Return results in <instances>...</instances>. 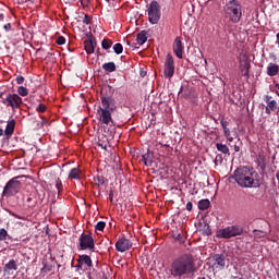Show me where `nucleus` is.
<instances>
[{
	"label": "nucleus",
	"mask_w": 279,
	"mask_h": 279,
	"mask_svg": "<svg viewBox=\"0 0 279 279\" xmlns=\"http://www.w3.org/2000/svg\"><path fill=\"white\" fill-rule=\"evenodd\" d=\"M31 206H35V204L31 205Z\"/></svg>",
	"instance_id": "nucleus-59"
},
{
	"label": "nucleus",
	"mask_w": 279,
	"mask_h": 279,
	"mask_svg": "<svg viewBox=\"0 0 279 279\" xmlns=\"http://www.w3.org/2000/svg\"><path fill=\"white\" fill-rule=\"evenodd\" d=\"M220 124H221L222 130H225V128H228L229 122L227 120H221Z\"/></svg>",
	"instance_id": "nucleus-46"
},
{
	"label": "nucleus",
	"mask_w": 279,
	"mask_h": 279,
	"mask_svg": "<svg viewBox=\"0 0 279 279\" xmlns=\"http://www.w3.org/2000/svg\"><path fill=\"white\" fill-rule=\"evenodd\" d=\"M96 232H104L106 230V222L104 221H98L97 225L95 226Z\"/></svg>",
	"instance_id": "nucleus-32"
},
{
	"label": "nucleus",
	"mask_w": 279,
	"mask_h": 279,
	"mask_svg": "<svg viewBox=\"0 0 279 279\" xmlns=\"http://www.w3.org/2000/svg\"><path fill=\"white\" fill-rule=\"evenodd\" d=\"M137 45H144L147 43V31H142L136 35Z\"/></svg>",
	"instance_id": "nucleus-21"
},
{
	"label": "nucleus",
	"mask_w": 279,
	"mask_h": 279,
	"mask_svg": "<svg viewBox=\"0 0 279 279\" xmlns=\"http://www.w3.org/2000/svg\"><path fill=\"white\" fill-rule=\"evenodd\" d=\"M94 182L96 186H104L105 184H108V179H106L104 175H97L94 177Z\"/></svg>",
	"instance_id": "nucleus-24"
},
{
	"label": "nucleus",
	"mask_w": 279,
	"mask_h": 279,
	"mask_svg": "<svg viewBox=\"0 0 279 279\" xmlns=\"http://www.w3.org/2000/svg\"><path fill=\"white\" fill-rule=\"evenodd\" d=\"M275 86H276V88H278V90H276V95H278V97H279V84L277 83Z\"/></svg>",
	"instance_id": "nucleus-52"
},
{
	"label": "nucleus",
	"mask_w": 279,
	"mask_h": 279,
	"mask_svg": "<svg viewBox=\"0 0 279 279\" xmlns=\"http://www.w3.org/2000/svg\"><path fill=\"white\" fill-rule=\"evenodd\" d=\"M109 199H110L111 204H112V202H114V191L113 190L109 191Z\"/></svg>",
	"instance_id": "nucleus-45"
},
{
	"label": "nucleus",
	"mask_w": 279,
	"mask_h": 279,
	"mask_svg": "<svg viewBox=\"0 0 279 279\" xmlns=\"http://www.w3.org/2000/svg\"><path fill=\"white\" fill-rule=\"evenodd\" d=\"M216 149H218L220 154H223L225 156H230V148L226 144L216 143Z\"/></svg>",
	"instance_id": "nucleus-22"
},
{
	"label": "nucleus",
	"mask_w": 279,
	"mask_h": 279,
	"mask_svg": "<svg viewBox=\"0 0 279 279\" xmlns=\"http://www.w3.org/2000/svg\"><path fill=\"white\" fill-rule=\"evenodd\" d=\"M43 268H41V271H51V269H53V266L51 265H48L47 263H43Z\"/></svg>",
	"instance_id": "nucleus-39"
},
{
	"label": "nucleus",
	"mask_w": 279,
	"mask_h": 279,
	"mask_svg": "<svg viewBox=\"0 0 279 279\" xmlns=\"http://www.w3.org/2000/svg\"><path fill=\"white\" fill-rule=\"evenodd\" d=\"M198 279H206V277H203V278H198Z\"/></svg>",
	"instance_id": "nucleus-58"
},
{
	"label": "nucleus",
	"mask_w": 279,
	"mask_h": 279,
	"mask_svg": "<svg viewBox=\"0 0 279 279\" xmlns=\"http://www.w3.org/2000/svg\"><path fill=\"white\" fill-rule=\"evenodd\" d=\"M100 106L97 109V116L100 123L110 125L112 123V112L117 110V102L112 98V87L105 86L100 90Z\"/></svg>",
	"instance_id": "nucleus-1"
},
{
	"label": "nucleus",
	"mask_w": 279,
	"mask_h": 279,
	"mask_svg": "<svg viewBox=\"0 0 279 279\" xmlns=\"http://www.w3.org/2000/svg\"><path fill=\"white\" fill-rule=\"evenodd\" d=\"M234 151H235V153L241 151V147H240L239 145H234Z\"/></svg>",
	"instance_id": "nucleus-50"
},
{
	"label": "nucleus",
	"mask_w": 279,
	"mask_h": 279,
	"mask_svg": "<svg viewBox=\"0 0 279 279\" xmlns=\"http://www.w3.org/2000/svg\"><path fill=\"white\" fill-rule=\"evenodd\" d=\"M32 202H33V198L28 196V197L26 198V203H27V204H32Z\"/></svg>",
	"instance_id": "nucleus-51"
},
{
	"label": "nucleus",
	"mask_w": 279,
	"mask_h": 279,
	"mask_svg": "<svg viewBox=\"0 0 279 279\" xmlns=\"http://www.w3.org/2000/svg\"><path fill=\"white\" fill-rule=\"evenodd\" d=\"M69 180H82V170L80 168H72L68 174Z\"/></svg>",
	"instance_id": "nucleus-17"
},
{
	"label": "nucleus",
	"mask_w": 279,
	"mask_h": 279,
	"mask_svg": "<svg viewBox=\"0 0 279 279\" xmlns=\"http://www.w3.org/2000/svg\"><path fill=\"white\" fill-rule=\"evenodd\" d=\"M254 239L255 241H258V239H265L267 236V232L260 231V230H253Z\"/></svg>",
	"instance_id": "nucleus-27"
},
{
	"label": "nucleus",
	"mask_w": 279,
	"mask_h": 279,
	"mask_svg": "<svg viewBox=\"0 0 279 279\" xmlns=\"http://www.w3.org/2000/svg\"><path fill=\"white\" fill-rule=\"evenodd\" d=\"M251 66H252V64L250 63L247 56H243V58L240 59V65H239V70L243 77H250V68Z\"/></svg>",
	"instance_id": "nucleus-13"
},
{
	"label": "nucleus",
	"mask_w": 279,
	"mask_h": 279,
	"mask_svg": "<svg viewBox=\"0 0 279 279\" xmlns=\"http://www.w3.org/2000/svg\"><path fill=\"white\" fill-rule=\"evenodd\" d=\"M195 260L193 255L183 254L175 258L170 266V274L172 278H182V276H189L195 274Z\"/></svg>",
	"instance_id": "nucleus-3"
},
{
	"label": "nucleus",
	"mask_w": 279,
	"mask_h": 279,
	"mask_svg": "<svg viewBox=\"0 0 279 279\" xmlns=\"http://www.w3.org/2000/svg\"><path fill=\"white\" fill-rule=\"evenodd\" d=\"M78 243L80 250H95V239L90 234L82 233Z\"/></svg>",
	"instance_id": "nucleus-10"
},
{
	"label": "nucleus",
	"mask_w": 279,
	"mask_h": 279,
	"mask_svg": "<svg viewBox=\"0 0 279 279\" xmlns=\"http://www.w3.org/2000/svg\"><path fill=\"white\" fill-rule=\"evenodd\" d=\"M84 47L86 53H95V48L97 47V40L95 39V37H89L88 39H86L84 41Z\"/></svg>",
	"instance_id": "nucleus-16"
},
{
	"label": "nucleus",
	"mask_w": 279,
	"mask_h": 279,
	"mask_svg": "<svg viewBox=\"0 0 279 279\" xmlns=\"http://www.w3.org/2000/svg\"><path fill=\"white\" fill-rule=\"evenodd\" d=\"M93 21V17H90V15L85 14L84 19H83V23L85 25H90V22Z\"/></svg>",
	"instance_id": "nucleus-38"
},
{
	"label": "nucleus",
	"mask_w": 279,
	"mask_h": 279,
	"mask_svg": "<svg viewBox=\"0 0 279 279\" xmlns=\"http://www.w3.org/2000/svg\"><path fill=\"white\" fill-rule=\"evenodd\" d=\"M198 208L201 210H208V208H210V201L209 199H201L198 202Z\"/></svg>",
	"instance_id": "nucleus-26"
},
{
	"label": "nucleus",
	"mask_w": 279,
	"mask_h": 279,
	"mask_svg": "<svg viewBox=\"0 0 279 279\" xmlns=\"http://www.w3.org/2000/svg\"><path fill=\"white\" fill-rule=\"evenodd\" d=\"M243 10L241 0H228L223 5L225 19L233 25H239L243 21Z\"/></svg>",
	"instance_id": "nucleus-4"
},
{
	"label": "nucleus",
	"mask_w": 279,
	"mask_h": 279,
	"mask_svg": "<svg viewBox=\"0 0 279 279\" xmlns=\"http://www.w3.org/2000/svg\"><path fill=\"white\" fill-rule=\"evenodd\" d=\"M80 2L83 8H88V5H90V0H80Z\"/></svg>",
	"instance_id": "nucleus-43"
},
{
	"label": "nucleus",
	"mask_w": 279,
	"mask_h": 279,
	"mask_svg": "<svg viewBox=\"0 0 279 279\" xmlns=\"http://www.w3.org/2000/svg\"><path fill=\"white\" fill-rule=\"evenodd\" d=\"M266 73L269 75V77H276V75L279 73V65L276 63H269L266 69Z\"/></svg>",
	"instance_id": "nucleus-18"
},
{
	"label": "nucleus",
	"mask_w": 279,
	"mask_h": 279,
	"mask_svg": "<svg viewBox=\"0 0 279 279\" xmlns=\"http://www.w3.org/2000/svg\"><path fill=\"white\" fill-rule=\"evenodd\" d=\"M186 210H189V213H191V210H193V203L192 202L186 203Z\"/></svg>",
	"instance_id": "nucleus-47"
},
{
	"label": "nucleus",
	"mask_w": 279,
	"mask_h": 279,
	"mask_svg": "<svg viewBox=\"0 0 279 279\" xmlns=\"http://www.w3.org/2000/svg\"><path fill=\"white\" fill-rule=\"evenodd\" d=\"M9 213V215H11V217H15V219H21L22 221H25L26 218L23 216H19L17 214L13 213L12 210L8 209L7 210Z\"/></svg>",
	"instance_id": "nucleus-36"
},
{
	"label": "nucleus",
	"mask_w": 279,
	"mask_h": 279,
	"mask_svg": "<svg viewBox=\"0 0 279 279\" xmlns=\"http://www.w3.org/2000/svg\"><path fill=\"white\" fill-rule=\"evenodd\" d=\"M177 241H179V243H184V240L182 239V235H180V234L177 236Z\"/></svg>",
	"instance_id": "nucleus-49"
},
{
	"label": "nucleus",
	"mask_w": 279,
	"mask_h": 279,
	"mask_svg": "<svg viewBox=\"0 0 279 279\" xmlns=\"http://www.w3.org/2000/svg\"><path fill=\"white\" fill-rule=\"evenodd\" d=\"M19 269V265H16V260L10 259L8 264L4 265V274H10V271H16Z\"/></svg>",
	"instance_id": "nucleus-19"
},
{
	"label": "nucleus",
	"mask_w": 279,
	"mask_h": 279,
	"mask_svg": "<svg viewBox=\"0 0 279 279\" xmlns=\"http://www.w3.org/2000/svg\"><path fill=\"white\" fill-rule=\"evenodd\" d=\"M3 29H4L5 32H12V24H11V23L5 24V25L3 26Z\"/></svg>",
	"instance_id": "nucleus-44"
},
{
	"label": "nucleus",
	"mask_w": 279,
	"mask_h": 279,
	"mask_svg": "<svg viewBox=\"0 0 279 279\" xmlns=\"http://www.w3.org/2000/svg\"><path fill=\"white\" fill-rule=\"evenodd\" d=\"M15 82L16 84H23L25 82V77L23 75H17Z\"/></svg>",
	"instance_id": "nucleus-41"
},
{
	"label": "nucleus",
	"mask_w": 279,
	"mask_h": 279,
	"mask_svg": "<svg viewBox=\"0 0 279 279\" xmlns=\"http://www.w3.org/2000/svg\"><path fill=\"white\" fill-rule=\"evenodd\" d=\"M21 177H14L7 182L2 191V197H14L21 193L23 183L19 181Z\"/></svg>",
	"instance_id": "nucleus-5"
},
{
	"label": "nucleus",
	"mask_w": 279,
	"mask_h": 279,
	"mask_svg": "<svg viewBox=\"0 0 279 279\" xmlns=\"http://www.w3.org/2000/svg\"><path fill=\"white\" fill-rule=\"evenodd\" d=\"M173 53L182 60L184 58V44H182V37H177L173 41Z\"/></svg>",
	"instance_id": "nucleus-11"
},
{
	"label": "nucleus",
	"mask_w": 279,
	"mask_h": 279,
	"mask_svg": "<svg viewBox=\"0 0 279 279\" xmlns=\"http://www.w3.org/2000/svg\"><path fill=\"white\" fill-rule=\"evenodd\" d=\"M97 145H98V147H101V149H105V151L108 150V144H106V143L99 141V142L97 143Z\"/></svg>",
	"instance_id": "nucleus-42"
},
{
	"label": "nucleus",
	"mask_w": 279,
	"mask_h": 279,
	"mask_svg": "<svg viewBox=\"0 0 279 279\" xmlns=\"http://www.w3.org/2000/svg\"><path fill=\"white\" fill-rule=\"evenodd\" d=\"M231 178L236 182L241 189H259L263 181H260V174L254 170V168L240 166L233 171Z\"/></svg>",
	"instance_id": "nucleus-2"
},
{
	"label": "nucleus",
	"mask_w": 279,
	"mask_h": 279,
	"mask_svg": "<svg viewBox=\"0 0 279 279\" xmlns=\"http://www.w3.org/2000/svg\"><path fill=\"white\" fill-rule=\"evenodd\" d=\"M14 128H16V121L10 120L7 123V126H5V130H4L5 136H12V134H14Z\"/></svg>",
	"instance_id": "nucleus-20"
},
{
	"label": "nucleus",
	"mask_w": 279,
	"mask_h": 279,
	"mask_svg": "<svg viewBox=\"0 0 279 279\" xmlns=\"http://www.w3.org/2000/svg\"><path fill=\"white\" fill-rule=\"evenodd\" d=\"M101 47L107 51V49H110L112 47V39H104L101 41Z\"/></svg>",
	"instance_id": "nucleus-30"
},
{
	"label": "nucleus",
	"mask_w": 279,
	"mask_h": 279,
	"mask_svg": "<svg viewBox=\"0 0 279 279\" xmlns=\"http://www.w3.org/2000/svg\"><path fill=\"white\" fill-rule=\"evenodd\" d=\"M3 134V129H0V136Z\"/></svg>",
	"instance_id": "nucleus-54"
},
{
	"label": "nucleus",
	"mask_w": 279,
	"mask_h": 279,
	"mask_svg": "<svg viewBox=\"0 0 279 279\" xmlns=\"http://www.w3.org/2000/svg\"><path fill=\"white\" fill-rule=\"evenodd\" d=\"M130 247H132V242L125 238H119L118 241L116 242V250L117 252H128V250H130Z\"/></svg>",
	"instance_id": "nucleus-12"
},
{
	"label": "nucleus",
	"mask_w": 279,
	"mask_h": 279,
	"mask_svg": "<svg viewBox=\"0 0 279 279\" xmlns=\"http://www.w3.org/2000/svg\"><path fill=\"white\" fill-rule=\"evenodd\" d=\"M8 239V231L5 229H0V241H5Z\"/></svg>",
	"instance_id": "nucleus-37"
},
{
	"label": "nucleus",
	"mask_w": 279,
	"mask_h": 279,
	"mask_svg": "<svg viewBox=\"0 0 279 279\" xmlns=\"http://www.w3.org/2000/svg\"><path fill=\"white\" fill-rule=\"evenodd\" d=\"M17 94L21 95V97H27V95H29V92L26 89L25 86H20L17 88Z\"/></svg>",
	"instance_id": "nucleus-31"
},
{
	"label": "nucleus",
	"mask_w": 279,
	"mask_h": 279,
	"mask_svg": "<svg viewBox=\"0 0 279 279\" xmlns=\"http://www.w3.org/2000/svg\"><path fill=\"white\" fill-rule=\"evenodd\" d=\"M148 12V21L151 25H158V21H160L161 12H160V3L158 1L153 0L147 10Z\"/></svg>",
	"instance_id": "nucleus-8"
},
{
	"label": "nucleus",
	"mask_w": 279,
	"mask_h": 279,
	"mask_svg": "<svg viewBox=\"0 0 279 279\" xmlns=\"http://www.w3.org/2000/svg\"><path fill=\"white\" fill-rule=\"evenodd\" d=\"M213 269L216 271H221V269H223L226 267V256L221 255V254H216L213 257Z\"/></svg>",
	"instance_id": "nucleus-15"
},
{
	"label": "nucleus",
	"mask_w": 279,
	"mask_h": 279,
	"mask_svg": "<svg viewBox=\"0 0 279 279\" xmlns=\"http://www.w3.org/2000/svg\"><path fill=\"white\" fill-rule=\"evenodd\" d=\"M107 1V3H110V1H114V0H106Z\"/></svg>",
	"instance_id": "nucleus-56"
},
{
	"label": "nucleus",
	"mask_w": 279,
	"mask_h": 279,
	"mask_svg": "<svg viewBox=\"0 0 279 279\" xmlns=\"http://www.w3.org/2000/svg\"><path fill=\"white\" fill-rule=\"evenodd\" d=\"M219 158H220V160H221V156H217V157H216V160H219Z\"/></svg>",
	"instance_id": "nucleus-55"
},
{
	"label": "nucleus",
	"mask_w": 279,
	"mask_h": 279,
	"mask_svg": "<svg viewBox=\"0 0 279 279\" xmlns=\"http://www.w3.org/2000/svg\"><path fill=\"white\" fill-rule=\"evenodd\" d=\"M241 234H243V227L241 226L226 227L218 231L219 239H232L234 236H241Z\"/></svg>",
	"instance_id": "nucleus-7"
},
{
	"label": "nucleus",
	"mask_w": 279,
	"mask_h": 279,
	"mask_svg": "<svg viewBox=\"0 0 279 279\" xmlns=\"http://www.w3.org/2000/svg\"><path fill=\"white\" fill-rule=\"evenodd\" d=\"M175 74V62L173 61V56L171 53H168L166 56V61L163 65V75L165 77H168L171 80L173 75Z\"/></svg>",
	"instance_id": "nucleus-9"
},
{
	"label": "nucleus",
	"mask_w": 279,
	"mask_h": 279,
	"mask_svg": "<svg viewBox=\"0 0 279 279\" xmlns=\"http://www.w3.org/2000/svg\"><path fill=\"white\" fill-rule=\"evenodd\" d=\"M102 69L107 73H114V71H117V64H114V62H107L102 64Z\"/></svg>",
	"instance_id": "nucleus-23"
},
{
	"label": "nucleus",
	"mask_w": 279,
	"mask_h": 279,
	"mask_svg": "<svg viewBox=\"0 0 279 279\" xmlns=\"http://www.w3.org/2000/svg\"><path fill=\"white\" fill-rule=\"evenodd\" d=\"M56 43L57 45H65L66 38H64V36H59Z\"/></svg>",
	"instance_id": "nucleus-40"
},
{
	"label": "nucleus",
	"mask_w": 279,
	"mask_h": 279,
	"mask_svg": "<svg viewBox=\"0 0 279 279\" xmlns=\"http://www.w3.org/2000/svg\"><path fill=\"white\" fill-rule=\"evenodd\" d=\"M142 162H144L146 167H149V165H151V160L149 159V153H146L142 156Z\"/></svg>",
	"instance_id": "nucleus-33"
},
{
	"label": "nucleus",
	"mask_w": 279,
	"mask_h": 279,
	"mask_svg": "<svg viewBox=\"0 0 279 279\" xmlns=\"http://www.w3.org/2000/svg\"><path fill=\"white\" fill-rule=\"evenodd\" d=\"M56 189L59 195L62 193V191H64V185L62 184V180H60V178L56 180Z\"/></svg>",
	"instance_id": "nucleus-29"
},
{
	"label": "nucleus",
	"mask_w": 279,
	"mask_h": 279,
	"mask_svg": "<svg viewBox=\"0 0 279 279\" xmlns=\"http://www.w3.org/2000/svg\"><path fill=\"white\" fill-rule=\"evenodd\" d=\"M0 99H2V104L7 108H12V110H16V108L23 106V98L19 94H8L5 97H3V94H0Z\"/></svg>",
	"instance_id": "nucleus-6"
},
{
	"label": "nucleus",
	"mask_w": 279,
	"mask_h": 279,
	"mask_svg": "<svg viewBox=\"0 0 279 279\" xmlns=\"http://www.w3.org/2000/svg\"><path fill=\"white\" fill-rule=\"evenodd\" d=\"M3 19H5V15H3V13H0V22L3 21Z\"/></svg>",
	"instance_id": "nucleus-53"
},
{
	"label": "nucleus",
	"mask_w": 279,
	"mask_h": 279,
	"mask_svg": "<svg viewBox=\"0 0 279 279\" xmlns=\"http://www.w3.org/2000/svg\"><path fill=\"white\" fill-rule=\"evenodd\" d=\"M223 134H225L227 141H229V143H232V141H234V137H232V135L230 133V129L225 128L223 129Z\"/></svg>",
	"instance_id": "nucleus-34"
},
{
	"label": "nucleus",
	"mask_w": 279,
	"mask_h": 279,
	"mask_svg": "<svg viewBox=\"0 0 279 279\" xmlns=\"http://www.w3.org/2000/svg\"><path fill=\"white\" fill-rule=\"evenodd\" d=\"M113 51L117 56H121V53H123V45L120 43L113 45Z\"/></svg>",
	"instance_id": "nucleus-28"
},
{
	"label": "nucleus",
	"mask_w": 279,
	"mask_h": 279,
	"mask_svg": "<svg viewBox=\"0 0 279 279\" xmlns=\"http://www.w3.org/2000/svg\"><path fill=\"white\" fill-rule=\"evenodd\" d=\"M77 265L75 266V268H76V271H80V269H82V267H83V263H81V259H77Z\"/></svg>",
	"instance_id": "nucleus-48"
},
{
	"label": "nucleus",
	"mask_w": 279,
	"mask_h": 279,
	"mask_svg": "<svg viewBox=\"0 0 279 279\" xmlns=\"http://www.w3.org/2000/svg\"><path fill=\"white\" fill-rule=\"evenodd\" d=\"M97 53H98V56H99V48L97 49Z\"/></svg>",
	"instance_id": "nucleus-57"
},
{
	"label": "nucleus",
	"mask_w": 279,
	"mask_h": 279,
	"mask_svg": "<svg viewBox=\"0 0 279 279\" xmlns=\"http://www.w3.org/2000/svg\"><path fill=\"white\" fill-rule=\"evenodd\" d=\"M264 101L267 104L265 108L266 114H271V112H276V110H278V102L276 100H272V97L270 95L264 96Z\"/></svg>",
	"instance_id": "nucleus-14"
},
{
	"label": "nucleus",
	"mask_w": 279,
	"mask_h": 279,
	"mask_svg": "<svg viewBox=\"0 0 279 279\" xmlns=\"http://www.w3.org/2000/svg\"><path fill=\"white\" fill-rule=\"evenodd\" d=\"M78 259H81V263L83 265H86L88 267H93V259L88 255H80Z\"/></svg>",
	"instance_id": "nucleus-25"
},
{
	"label": "nucleus",
	"mask_w": 279,
	"mask_h": 279,
	"mask_svg": "<svg viewBox=\"0 0 279 279\" xmlns=\"http://www.w3.org/2000/svg\"><path fill=\"white\" fill-rule=\"evenodd\" d=\"M37 112L43 113V112H47V105L45 104H39L36 108Z\"/></svg>",
	"instance_id": "nucleus-35"
}]
</instances>
